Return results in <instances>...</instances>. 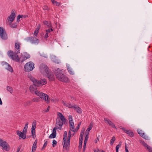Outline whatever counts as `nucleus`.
I'll list each match as a JSON object with an SVG mask.
<instances>
[{
	"label": "nucleus",
	"instance_id": "nucleus-1",
	"mask_svg": "<svg viewBox=\"0 0 152 152\" xmlns=\"http://www.w3.org/2000/svg\"><path fill=\"white\" fill-rule=\"evenodd\" d=\"M20 43L18 42H15V52L10 50L7 53L9 57L12 60L15 61H19V59L18 54L20 53Z\"/></svg>",
	"mask_w": 152,
	"mask_h": 152
},
{
	"label": "nucleus",
	"instance_id": "nucleus-2",
	"mask_svg": "<svg viewBox=\"0 0 152 152\" xmlns=\"http://www.w3.org/2000/svg\"><path fill=\"white\" fill-rule=\"evenodd\" d=\"M58 115L59 118L56 119L55 126L58 128V129L61 130L63 124H65L66 119L63 114L60 112H58Z\"/></svg>",
	"mask_w": 152,
	"mask_h": 152
},
{
	"label": "nucleus",
	"instance_id": "nucleus-3",
	"mask_svg": "<svg viewBox=\"0 0 152 152\" xmlns=\"http://www.w3.org/2000/svg\"><path fill=\"white\" fill-rule=\"evenodd\" d=\"M54 73L57 78L59 81L65 83L68 82V77L62 72L61 70H60L59 68H58L57 70H56Z\"/></svg>",
	"mask_w": 152,
	"mask_h": 152
},
{
	"label": "nucleus",
	"instance_id": "nucleus-4",
	"mask_svg": "<svg viewBox=\"0 0 152 152\" xmlns=\"http://www.w3.org/2000/svg\"><path fill=\"white\" fill-rule=\"evenodd\" d=\"M28 77L33 83H34L37 87L42 86L47 83V81L45 79H42L39 80L36 79L30 75Z\"/></svg>",
	"mask_w": 152,
	"mask_h": 152
},
{
	"label": "nucleus",
	"instance_id": "nucleus-5",
	"mask_svg": "<svg viewBox=\"0 0 152 152\" xmlns=\"http://www.w3.org/2000/svg\"><path fill=\"white\" fill-rule=\"evenodd\" d=\"M35 94L39 96L42 100H44L46 103L48 104L50 102L49 97L46 94L39 91H36L35 92Z\"/></svg>",
	"mask_w": 152,
	"mask_h": 152
},
{
	"label": "nucleus",
	"instance_id": "nucleus-6",
	"mask_svg": "<svg viewBox=\"0 0 152 152\" xmlns=\"http://www.w3.org/2000/svg\"><path fill=\"white\" fill-rule=\"evenodd\" d=\"M34 64L32 61L26 63L24 67V71L27 72H29L32 71L34 68Z\"/></svg>",
	"mask_w": 152,
	"mask_h": 152
},
{
	"label": "nucleus",
	"instance_id": "nucleus-7",
	"mask_svg": "<svg viewBox=\"0 0 152 152\" xmlns=\"http://www.w3.org/2000/svg\"><path fill=\"white\" fill-rule=\"evenodd\" d=\"M0 145L2 147L3 150L8 151L10 147L9 144L6 142L4 141L2 139H0Z\"/></svg>",
	"mask_w": 152,
	"mask_h": 152
},
{
	"label": "nucleus",
	"instance_id": "nucleus-8",
	"mask_svg": "<svg viewBox=\"0 0 152 152\" xmlns=\"http://www.w3.org/2000/svg\"><path fill=\"white\" fill-rule=\"evenodd\" d=\"M16 12L13 10L11 11L10 15L7 18V20L9 22V24L11 25L12 22H13L16 16Z\"/></svg>",
	"mask_w": 152,
	"mask_h": 152
},
{
	"label": "nucleus",
	"instance_id": "nucleus-9",
	"mask_svg": "<svg viewBox=\"0 0 152 152\" xmlns=\"http://www.w3.org/2000/svg\"><path fill=\"white\" fill-rule=\"evenodd\" d=\"M39 69L41 72L43 74L46 75L49 71L47 66L43 64L40 65Z\"/></svg>",
	"mask_w": 152,
	"mask_h": 152
},
{
	"label": "nucleus",
	"instance_id": "nucleus-10",
	"mask_svg": "<svg viewBox=\"0 0 152 152\" xmlns=\"http://www.w3.org/2000/svg\"><path fill=\"white\" fill-rule=\"evenodd\" d=\"M27 42H30L32 44H37L39 42V40L34 37H28L25 39Z\"/></svg>",
	"mask_w": 152,
	"mask_h": 152
},
{
	"label": "nucleus",
	"instance_id": "nucleus-11",
	"mask_svg": "<svg viewBox=\"0 0 152 152\" xmlns=\"http://www.w3.org/2000/svg\"><path fill=\"white\" fill-rule=\"evenodd\" d=\"M0 37L4 40H6L8 39L5 31L2 27H0Z\"/></svg>",
	"mask_w": 152,
	"mask_h": 152
},
{
	"label": "nucleus",
	"instance_id": "nucleus-12",
	"mask_svg": "<svg viewBox=\"0 0 152 152\" xmlns=\"http://www.w3.org/2000/svg\"><path fill=\"white\" fill-rule=\"evenodd\" d=\"M71 137V135H68V139L67 140H66V141L65 146L64 148L66 149L67 151H69L70 143V140Z\"/></svg>",
	"mask_w": 152,
	"mask_h": 152
},
{
	"label": "nucleus",
	"instance_id": "nucleus-13",
	"mask_svg": "<svg viewBox=\"0 0 152 152\" xmlns=\"http://www.w3.org/2000/svg\"><path fill=\"white\" fill-rule=\"evenodd\" d=\"M137 132L140 136L142 137L145 140H149V137L146 135H145V134L142 132V130L138 129L137 130Z\"/></svg>",
	"mask_w": 152,
	"mask_h": 152
},
{
	"label": "nucleus",
	"instance_id": "nucleus-14",
	"mask_svg": "<svg viewBox=\"0 0 152 152\" xmlns=\"http://www.w3.org/2000/svg\"><path fill=\"white\" fill-rule=\"evenodd\" d=\"M33 83L34 84L31 85L29 88V89L32 93H34L35 94V92L36 91H38L37 90H36L37 89L36 86H37L35 85L34 83Z\"/></svg>",
	"mask_w": 152,
	"mask_h": 152
},
{
	"label": "nucleus",
	"instance_id": "nucleus-15",
	"mask_svg": "<svg viewBox=\"0 0 152 152\" xmlns=\"http://www.w3.org/2000/svg\"><path fill=\"white\" fill-rule=\"evenodd\" d=\"M46 74L49 80L52 81L54 80V76L52 72L49 71Z\"/></svg>",
	"mask_w": 152,
	"mask_h": 152
},
{
	"label": "nucleus",
	"instance_id": "nucleus-16",
	"mask_svg": "<svg viewBox=\"0 0 152 152\" xmlns=\"http://www.w3.org/2000/svg\"><path fill=\"white\" fill-rule=\"evenodd\" d=\"M67 135V132L66 131H65L64 132L63 135V148H64L66 143V140Z\"/></svg>",
	"mask_w": 152,
	"mask_h": 152
},
{
	"label": "nucleus",
	"instance_id": "nucleus-17",
	"mask_svg": "<svg viewBox=\"0 0 152 152\" xmlns=\"http://www.w3.org/2000/svg\"><path fill=\"white\" fill-rule=\"evenodd\" d=\"M121 128L122 129L125 133L127 134L130 137H133L134 136V134L132 132L130 131L127 130L123 128Z\"/></svg>",
	"mask_w": 152,
	"mask_h": 152
},
{
	"label": "nucleus",
	"instance_id": "nucleus-18",
	"mask_svg": "<svg viewBox=\"0 0 152 152\" xmlns=\"http://www.w3.org/2000/svg\"><path fill=\"white\" fill-rule=\"evenodd\" d=\"M40 26H41L40 24H39L34 32V35L36 37H37V35L39 32Z\"/></svg>",
	"mask_w": 152,
	"mask_h": 152
},
{
	"label": "nucleus",
	"instance_id": "nucleus-19",
	"mask_svg": "<svg viewBox=\"0 0 152 152\" xmlns=\"http://www.w3.org/2000/svg\"><path fill=\"white\" fill-rule=\"evenodd\" d=\"M69 126L71 130L72 131L75 132V127L74 122H73V121L70 122H70H69Z\"/></svg>",
	"mask_w": 152,
	"mask_h": 152
},
{
	"label": "nucleus",
	"instance_id": "nucleus-20",
	"mask_svg": "<svg viewBox=\"0 0 152 152\" xmlns=\"http://www.w3.org/2000/svg\"><path fill=\"white\" fill-rule=\"evenodd\" d=\"M74 108L76 110L77 112L79 114L82 113L80 107L75 105L74 107Z\"/></svg>",
	"mask_w": 152,
	"mask_h": 152
},
{
	"label": "nucleus",
	"instance_id": "nucleus-21",
	"mask_svg": "<svg viewBox=\"0 0 152 152\" xmlns=\"http://www.w3.org/2000/svg\"><path fill=\"white\" fill-rule=\"evenodd\" d=\"M93 127L92 125L91 124H90L87 130H86L85 134L86 135H88L89 134L90 131L92 129Z\"/></svg>",
	"mask_w": 152,
	"mask_h": 152
},
{
	"label": "nucleus",
	"instance_id": "nucleus-22",
	"mask_svg": "<svg viewBox=\"0 0 152 152\" xmlns=\"http://www.w3.org/2000/svg\"><path fill=\"white\" fill-rule=\"evenodd\" d=\"M6 64L7 66L6 67V69L11 72H13V70L12 67L9 64Z\"/></svg>",
	"mask_w": 152,
	"mask_h": 152
},
{
	"label": "nucleus",
	"instance_id": "nucleus-23",
	"mask_svg": "<svg viewBox=\"0 0 152 152\" xmlns=\"http://www.w3.org/2000/svg\"><path fill=\"white\" fill-rule=\"evenodd\" d=\"M28 122H27L26 124L25 125V127L24 128V129L23 130V132L26 134V132L27 131V129H28Z\"/></svg>",
	"mask_w": 152,
	"mask_h": 152
},
{
	"label": "nucleus",
	"instance_id": "nucleus-24",
	"mask_svg": "<svg viewBox=\"0 0 152 152\" xmlns=\"http://www.w3.org/2000/svg\"><path fill=\"white\" fill-rule=\"evenodd\" d=\"M122 144V142L121 141L119 142L118 144L116 147V152H118V149L119 148L121 147Z\"/></svg>",
	"mask_w": 152,
	"mask_h": 152
},
{
	"label": "nucleus",
	"instance_id": "nucleus-25",
	"mask_svg": "<svg viewBox=\"0 0 152 152\" xmlns=\"http://www.w3.org/2000/svg\"><path fill=\"white\" fill-rule=\"evenodd\" d=\"M37 140H36L34 142V143L32 147V148L34 149V151L36 150V149L37 148Z\"/></svg>",
	"mask_w": 152,
	"mask_h": 152
},
{
	"label": "nucleus",
	"instance_id": "nucleus-26",
	"mask_svg": "<svg viewBox=\"0 0 152 152\" xmlns=\"http://www.w3.org/2000/svg\"><path fill=\"white\" fill-rule=\"evenodd\" d=\"M7 91L10 92L11 94L12 93L13 91L12 88L9 86H7Z\"/></svg>",
	"mask_w": 152,
	"mask_h": 152
},
{
	"label": "nucleus",
	"instance_id": "nucleus-27",
	"mask_svg": "<svg viewBox=\"0 0 152 152\" xmlns=\"http://www.w3.org/2000/svg\"><path fill=\"white\" fill-rule=\"evenodd\" d=\"M36 121H34L32 123L31 127V130H34L36 128Z\"/></svg>",
	"mask_w": 152,
	"mask_h": 152
},
{
	"label": "nucleus",
	"instance_id": "nucleus-28",
	"mask_svg": "<svg viewBox=\"0 0 152 152\" xmlns=\"http://www.w3.org/2000/svg\"><path fill=\"white\" fill-rule=\"evenodd\" d=\"M26 134L22 132V134H21V135L19 139H20L21 138L23 139H25L26 138Z\"/></svg>",
	"mask_w": 152,
	"mask_h": 152
},
{
	"label": "nucleus",
	"instance_id": "nucleus-29",
	"mask_svg": "<svg viewBox=\"0 0 152 152\" xmlns=\"http://www.w3.org/2000/svg\"><path fill=\"white\" fill-rule=\"evenodd\" d=\"M31 101L33 102H38L40 101V99L38 97H36L32 99Z\"/></svg>",
	"mask_w": 152,
	"mask_h": 152
},
{
	"label": "nucleus",
	"instance_id": "nucleus-30",
	"mask_svg": "<svg viewBox=\"0 0 152 152\" xmlns=\"http://www.w3.org/2000/svg\"><path fill=\"white\" fill-rule=\"evenodd\" d=\"M67 70L70 74L73 75L74 74V71L70 67H67Z\"/></svg>",
	"mask_w": 152,
	"mask_h": 152
},
{
	"label": "nucleus",
	"instance_id": "nucleus-31",
	"mask_svg": "<svg viewBox=\"0 0 152 152\" xmlns=\"http://www.w3.org/2000/svg\"><path fill=\"white\" fill-rule=\"evenodd\" d=\"M141 143L142 145L145 147L147 149L148 147L150 146L148 145L144 141H141L140 142Z\"/></svg>",
	"mask_w": 152,
	"mask_h": 152
},
{
	"label": "nucleus",
	"instance_id": "nucleus-32",
	"mask_svg": "<svg viewBox=\"0 0 152 152\" xmlns=\"http://www.w3.org/2000/svg\"><path fill=\"white\" fill-rule=\"evenodd\" d=\"M56 134L55 133H52L49 136L50 138H54L56 137Z\"/></svg>",
	"mask_w": 152,
	"mask_h": 152
},
{
	"label": "nucleus",
	"instance_id": "nucleus-33",
	"mask_svg": "<svg viewBox=\"0 0 152 152\" xmlns=\"http://www.w3.org/2000/svg\"><path fill=\"white\" fill-rule=\"evenodd\" d=\"M43 23L45 25H46L48 27H51V25L50 22H48L47 21H45L43 22Z\"/></svg>",
	"mask_w": 152,
	"mask_h": 152
},
{
	"label": "nucleus",
	"instance_id": "nucleus-34",
	"mask_svg": "<svg viewBox=\"0 0 152 152\" xmlns=\"http://www.w3.org/2000/svg\"><path fill=\"white\" fill-rule=\"evenodd\" d=\"M115 137L113 136L112 137V138L111 139L110 141V144L111 145H112L113 144V143L114 142V141L115 140Z\"/></svg>",
	"mask_w": 152,
	"mask_h": 152
},
{
	"label": "nucleus",
	"instance_id": "nucleus-35",
	"mask_svg": "<svg viewBox=\"0 0 152 152\" xmlns=\"http://www.w3.org/2000/svg\"><path fill=\"white\" fill-rule=\"evenodd\" d=\"M12 28H16L17 26V24L16 23H14L11 25H10Z\"/></svg>",
	"mask_w": 152,
	"mask_h": 152
},
{
	"label": "nucleus",
	"instance_id": "nucleus-36",
	"mask_svg": "<svg viewBox=\"0 0 152 152\" xmlns=\"http://www.w3.org/2000/svg\"><path fill=\"white\" fill-rule=\"evenodd\" d=\"M31 132L32 134V136L33 137V138H34L36 137L35 135V130H31Z\"/></svg>",
	"mask_w": 152,
	"mask_h": 152
},
{
	"label": "nucleus",
	"instance_id": "nucleus-37",
	"mask_svg": "<svg viewBox=\"0 0 152 152\" xmlns=\"http://www.w3.org/2000/svg\"><path fill=\"white\" fill-rule=\"evenodd\" d=\"M23 15H18L17 17V21L18 22H19L20 21V18H22L23 16Z\"/></svg>",
	"mask_w": 152,
	"mask_h": 152
},
{
	"label": "nucleus",
	"instance_id": "nucleus-38",
	"mask_svg": "<svg viewBox=\"0 0 152 152\" xmlns=\"http://www.w3.org/2000/svg\"><path fill=\"white\" fill-rule=\"evenodd\" d=\"M109 125L112 126L113 128L116 129V127L114 124L111 121V123L108 124Z\"/></svg>",
	"mask_w": 152,
	"mask_h": 152
},
{
	"label": "nucleus",
	"instance_id": "nucleus-39",
	"mask_svg": "<svg viewBox=\"0 0 152 152\" xmlns=\"http://www.w3.org/2000/svg\"><path fill=\"white\" fill-rule=\"evenodd\" d=\"M81 124V122H80L77 125V126H76V129L75 130V131H77L78 129H79V128Z\"/></svg>",
	"mask_w": 152,
	"mask_h": 152
},
{
	"label": "nucleus",
	"instance_id": "nucleus-40",
	"mask_svg": "<svg viewBox=\"0 0 152 152\" xmlns=\"http://www.w3.org/2000/svg\"><path fill=\"white\" fill-rule=\"evenodd\" d=\"M104 121H105V123H107L108 124L109 123H111V121L109 119L107 118H104Z\"/></svg>",
	"mask_w": 152,
	"mask_h": 152
},
{
	"label": "nucleus",
	"instance_id": "nucleus-41",
	"mask_svg": "<svg viewBox=\"0 0 152 152\" xmlns=\"http://www.w3.org/2000/svg\"><path fill=\"white\" fill-rule=\"evenodd\" d=\"M43 9L44 10H49V9L48 7L46 5H44L43 7Z\"/></svg>",
	"mask_w": 152,
	"mask_h": 152
},
{
	"label": "nucleus",
	"instance_id": "nucleus-42",
	"mask_svg": "<svg viewBox=\"0 0 152 152\" xmlns=\"http://www.w3.org/2000/svg\"><path fill=\"white\" fill-rule=\"evenodd\" d=\"M16 133L20 137L21 135V134H22V132L19 131L17 130L16 131Z\"/></svg>",
	"mask_w": 152,
	"mask_h": 152
},
{
	"label": "nucleus",
	"instance_id": "nucleus-43",
	"mask_svg": "<svg viewBox=\"0 0 152 152\" xmlns=\"http://www.w3.org/2000/svg\"><path fill=\"white\" fill-rule=\"evenodd\" d=\"M58 129V128L56 127L55 126V127H54L53 130V133H55L56 134V129Z\"/></svg>",
	"mask_w": 152,
	"mask_h": 152
},
{
	"label": "nucleus",
	"instance_id": "nucleus-44",
	"mask_svg": "<svg viewBox=\"0 0 152 152\" xmlns=\"http://www.w3.org/2000/svg\"><path fill=\"white\" fill-rule=\"evenodd\" d=\"M52 3L57 6H59L60 5V4L59 3L55 1L54 2Z\"/></svg>",
	"mask_w": 152,
	"mask_h": 152
},
{
	"label": "nucleus",
	"instance_id": "nucleus-45",
	"mask_svg": "<svg viewBox=\"0 0 152 152\" xmlns=\"http://www.w3.org/2000/svg\"><path fill=\"white\" fill-rule=\"evenodd\" d=\"M24 56L26 57V59L29 58L30 57V55L27 53H26Z\"/></svg>",
	"mask_w": 152,
	"mask_h": 152
},
{
	"label": "nucleus",
	"instance_id": "nucleus-46",
	"mask_svg": "<svg viewBox=\"0 0 152 152\" xmlns=\"http://www.w3.org/2000/svg\"><path fill=\"white\" fill-rule=\"evenodd\" d=\"M83 141H79V148H82V144Z\"/></svg>",
	"mask_w": 152,
	"mask_h": 152
},
{
	"label": "nucleus",
	"instance_id": "nucleus-47",
	"mask_svg": "<svg viewBox=\"0 0 152 152\" xmlns=\"http://www.w3.org/2000/svg\"><path fill=\"white\" fill-rule=\"evenodd\" d=\"M86 143H87V142H84V145H83V151H85L86 147Z\"/></svg>",
	"mask_w": 152,
	"mask_h": 152
},
{
	"label": "nucleus",
	"instance_id": "nucleus-48",
	"mask_svg": "<svg viewBox=\"0 0 152 152\" xmlns=\"http://www.w3.org/2000/svg\"><path fill=\"white\" fill-rule=\"evenodd\" d=\"M47 143H48V141H45V143L43 145V146L42 149V150L45 147H46V146L47 145Z\"/></svg>",
	"mask_w": 152,
	"mask_h": 152
},
{
	"label": "nucleus",
	"instance_id": "nucleus-49",
	"mask_svg": "<svg viewBox=\"0 0 152 152\" xmlns=\"http://www.w3.org/2000/svg\"><path fill=\"white\" fill-rule=\"evenodd\" d=\"M19 61L20 60V61H21V62H23L24 61H25V60H26V59H26V57L25 56H24L23 57V58L21 60V57H20V58H19Z\"/></svg>",
	"mask_w": 152,
	"mask_h": 152
},
{
	"label": "nucleus",
	"instance_id": "nucleus-50",
	"mask_svg": "<svg viewBox=\"0 0 152 152\" xmlns=\"http://www.w3.org/2000/svg\"><path fill=\"white\" fill-rule=\"evenodd\" d=\"M52 143H53V144H52L53 146V147H54L55 146L54 145H56L57 141L56 140H53Z\"/></svg>",
	"mask_w": 152,
	"mask_h": 152
},
{
	"label": "nucleus",
	"instance_id": "nucleus-51",
	"mask_svg": "<svg viewBox=\"0 0 152 152\" xmlns=\"http://www.w3.org/2000/svg\"><path fill=\"white\" fill-rule=\"evenodd\" d=\"M88 138V135H86L85 139L84 142H87Z\"/></svg>",
	"mask_w": 152,
	"mask_h": 152
},
{
	"label": "nucleus",
	"instance_id": "nucleus-52",
	"mask_svg": "<svg viewBox=\"0 0 152 152\" xmlns=\"http://www.w3.org/2000/svg\"><path fill=\"white\" fill-rule=\"evenodd\" d=\"M8 64L5 62H2V64L4 66L5 68L6 69V67L7 66V64Z\"/></svg>",
	"mask_w": 152,
	"mask_h": 152
},
{
	"label": "nucleus",
	"instance_id": "nucleus-53",
	"mask_svg": "<svg viewBox=\"0 0 152 152\" xmlns=\"http://www.w3.org/2000/svg\"><path fill=\"white\" fill-rule=\"evenodd\" d=\"M69 122H70H70L73 121L72 115H70L69 116Z\"/></svg>",
	"mask_w": 152,
	"mask_h": 152
},
{
	"label": "nucleus",
	"instance_id": "nucleus-54",
	"mask_svg": "<svg viewBox=\"0 0 152 152\" xmlns=\"http://www.w3.org/2000/svg\"><path fill=\"white\" fill-rule=\"evenodd\" d=\"M83 135L82 134H81L79 138V141H83Z\"/></svg>",
	"mask_w": 152,
	"mask_h": 152
},
{
	"label": "nucleus",
	"instance_id": "nucleus-55",
	"mask_svg": "<svg viewBox=\"0 0 152 152\" xmlns=\"http://www.w3.org/2000/svg\"><path fill=\"white\" fill-rule=\"evenodd\" d=\"M149 152H152V148L149 146L147 148Z\"/></svg>",
	"mask_w": 152,
	"mask_h": 152
},
{
	"label": "nucleus",
	"instance_id": "nucleus-56",
	"mask_svg": "<svg viewBox=\"0 0 152 152\" xmlns=\"http://www.w3.org/2000/svg\"><path fill=\"white\" fill-rule=\"evenodd\" d=\"M52 31H53V29H52V28H49V29H48L46 30V31L47 33H48V32L49 33L50 32Z\"/></svg>",
	"mask_w": 152,
	"mask_h": 152
},
{
	"label": "nucleus",
	"instance_id": "nucleus-57",
	"mask_svg": "<svg viewBox=\"0 0 152 152\" xmlns=\"http://www.w3.org/2000/svg\"><path fill=\"white\" fill-rule=\"evenodd\" d=\"M94 152H104V151L103 150H95L94 151Z\"/></svg>",
	"mask_w": 152,
	"mask_h": 152
},
{
	"label": "nucleus",
	"instance_id": "nucleus-58",
	"mask_svg": "<svg viewBox=\"0 0 152 152\" xmlns=\"http://www.w3.org/2000/svg\"><path fill=\"white\" fill-rule=\"evenodd\" d=\"M68 106H67V107H68L69 108H74L75 107V106H72L71 105V104H68Z\"/></svg>",
	"mask_w": 152,
	"mask_h": 152
},
{
	"label": "nucleus",
	"instance_id": "nucleus-59",
	"mask_svg": "<svg viewBox=\"0 0 152 152\" xmlns=\"http://www.w3.org/2000/svg\"><path fill=\"white\" fill-rule=\"evenodd\" d=\"M125 150L126 152H129L128 149V147L127 146L126 144H125Z\"/></svg>",
	"mask_w": 152,
	"mask_h": 152
},
{
	"label": "nucleus",
	"instance_id": "nucleus-60",
	"mask_svg": "<svg viewBox=\"0 0 152 152\" xmlns=\"http://www.w3.org/2000/svg\"><path fill=\"white\" fill-rule=\"evenodd\" d=\"M21 148V146H19V147H18V148H17V151L16 152H19Z\"/></svg>",
	"mask_w": 152,
	"mask_h": 152
},
{
	"label": "nucleus",
	"instance_id": "nucleus-61",
	"mask_svg": "<svg viewBox=\"0 0 152 152\" xmlns=\"http://www.w3.org/2000/svg\"><path fill=\"white\" fill-rule=\"evenodd\" d=\"M62 103L65 106H66V107L68 106V104H66V103H65L64 101H62Z\"/></svg>",
	"mask_w": 152,
	"mask_h": 152
},
{
	"label": "nucleus",
	"instance_id": "nucleus-62",
	"mask_svg": "<svg viewBox=\"0 0 152 152\" xmlns=\"http://www.w3.org/2000/svg\"><path fill=\"white\" fill-rule=\"evenodd\" d=\"M44 37L45 38H47L48 37V33L46 32L45 35Z\"/></svg>",
	"mask_w": 152,
	"mask_h": 152
},
{
	"label": "nucleus",
	"instance_id": "nucleus-63",
	"mask_svg": "<svg viewBox=\"0 0 152 152\" xmlns=\"http://www.w3.org/2000/svg\"><path fill=\"white\" fill-rule=\"evenodd\" d=\"M48 111L46 109L45 110L43 111V113L48 112Z\"/></svg>",
	"mask_w": 152,
	"mask_h": 152
},
{
	"label": "nucleus",
	"instance_id": "nucleus-64",
	"mask_svg": "<svg viewBox=\"0 0 152 152\" xmlns=\"http://www.w3.org/2000/svg\"><path fill=\"white\" fill-rule=\"evenodd\" d=\"M68 135H71V132L70 131H69Z\"/></svg>",
	"mask_w": 152,
	"mask_h": 152
}]
</instances>
